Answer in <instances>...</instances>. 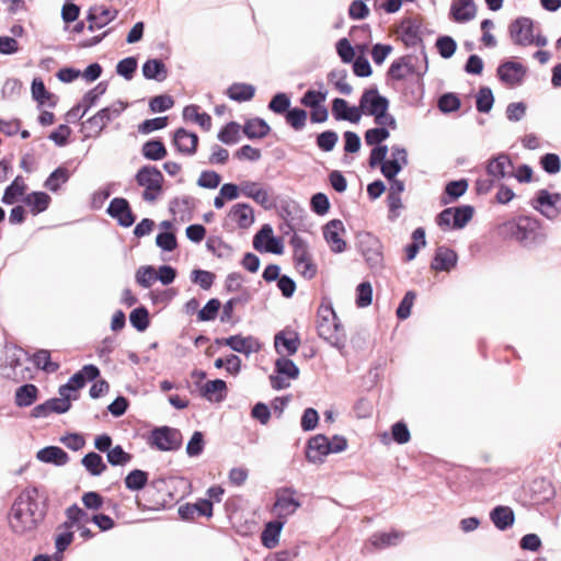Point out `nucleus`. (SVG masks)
Masks as SVG:
<instances>
[{"label": "nucleus", "mask_w": 561, "mask_h": 561, "mask_svg": "<svg viewBox=\"0 0 561 561\" xmlns=\"http://www.w3.org/2000/svg\"><path fill=\"white\" fill-rule=\"evenodd\" d=\"M48 511L47 496L36 486H26L13 501L8 514L10 529L21 537H34Z\"/></svg>", "instance_id": "nucleus-1"}, {"label": "nucleus", "mask_w": 561, "mask_h": 561, "mask_svg": "<svg viewBox=\"0 0 561 561\" xmlns=\"http://www.w3.org/2000/svg\"><path fill=\"white\" fill-rule=\"evenodd\" d=\"M317 332L319 337L331 346L343 350L346 344V333L331 302L323 300L317 311Z\"/></svg>", "instance_id": "nucleus-2"}, {"label": "nucleus", "mask_w": 561, "mask_h": 561, "mask_svg": "<svg viewBox=\"0 0 561 561\" xmlns=\"http://www.w3.org/2000/svg\"><path fill=\"white\" fill-rule=\"evenodd\" d=\"M500 229L502 234L511 237L526 247L540 244L547 237L540 221L529 216H520L506 221Z\"/></svg>", "instance_id": "nucleus-3"}, {"label": "nucleus", "mask_w": 561, "mask_h": 561, "mask_svg": "<svg viewBox=\"0 0 561 561\" xmlns=\"http://www.w3.org/2000/svg\"><path fill=\"white\" fill-rule=\"evenodd\" d=\"M127 103L118 100L111 105L101 108L93 116L82 123L85 138H96L104 128L114 119L118 118L126 110Z\"/></svg>", "instance_id": "nucleus-4"}, {"label": "nucleus", "mask_w": 561, "mask_h": 561, "mask_svg": "<svg viewBox=\"0 0 561 561\" xmlns=\"http://www.w3.org/2000/svg\"><path fill=\"white\" fill-rule=\"evenodd\" d=\"M136 183L144 187L142 199L148 203L156 202L162 194L163 174L154 165H142L135 175Z\"/></svg>", "instance_id": "nucleus-5"}, {"label": "nucleus", "mask_w": 561, "mask_h": 561, "mask_svg": "<svg viewBox=\"0 0 561 561\" xmlns=\"http://www.w3.org/2000/svg\"><path fill=\"white\" fill-rule=\"evenodd\" d=\"M148 443L151 447L161 451L178 450L182 446V434L178 428L156 427L151 431Z\"/></svg>", "instance_id": "nucleus-6"}, {"label": "nucleus", "mask_w": 561, "mask_h": 561, "mask_svg": "<svg viewBox=\"0 0 561 561\" xmlns=\"http://www.w3.org/2000/svg\"><path fill=\"white\" fill-rule=\"evenodd\" d=\"M530 205L547 219L553 220L561 214V194L539 190Z\"/></svg>", "instance_id": "nucleus-7"}, {"label": "nucleus", "mask_w": 561, "mask_h": 561, "mask_svg": "<svg viewBox=\"0 0 561 561\" xmlns=\"http://www.w3.org/2000/svg\"><path fill=\"white\" fill-rule=\"evenodd\" d=\"M358 108L362 111V115L365 114L375 118L377 115L388 111L389 101L386 96L380 95L376 88L367 89L359 99Z\"/></svg>", "instance_id": "nucleus-8"}, {"label": "nucleus", "mask_w": 561, "mask_h": 561, "mask_svg": "<svg viewBox=\"0 0 561 561\" xmlns=\"http://www.w3.org/2000/svg\"><path fill=\"white\" fill-rule=\"evenodd\" d=\"M508 32L515 45L526 47L534 44V21L530 18H517L510 24Z\"/></svg>", "instance_id": "nucleus-9"}, {"label": "nucleus", "mask_w": 561, "mask_h": 561, "mask_svg": "<svg viewBox=\"0 0 561 561\" xmlns=\"http://www.w3.org/2000/svg\"><path fill=\"white\" fill-rule=\"evenodd\" d=\"M253 247L257 251H265L273 254H282L284 250L279 238L273 236V229L270 225H263L253 238Z\"/></svg>", "instance_id": "nucleus-10"}, {"label": "nucleus", "mask_w": 561, "mask_h": 561, "mask_svg": "<svg viewBox=\"0 0 561 561\" xmlns=\"http://www.w3.org/2000/svg\"><path fill=\"white\" fill-rule=\"evenodd\" d=\"M359 250L371 268L381 265L382 252L378 238L371 233H365L359 238Z\"/></svg>", "instance_id": "nucleus-11"}, {"label": "nucleus", "mask_w": 561, "mask_h": 561, "mask_svg": "<svg viewBox=\"0 0 561 561\" xmlns=\"http://www.w3.org/2000/svg\"><path fill=\"white\" fill-rule=\"evenodd\" d=\"M527 69L520 62L517 61H505L497 68L499 79L507 87L519 85L526 76Z\"/></svg>", "instance_id": "nucleus-12"}, {"label": "nucleus", "mask_w": 561, "mask_h": 561, "mask_svg": "<svg viewBox=\"0 0 561 561\" xmlns=\"http://www.w3.org/2000/svg\"><path fill=\"white\" fill-rule=\"evenodd\" d=\"M106 211L112 218L117 220L119 226L125 228L130 227L136 220L128 201L124 197L113 198Z\"/></svg>", "instance_id": "nucleus-13"}, {"label": "nucleus", "mask_w": 561, "mask_h": 561, "mask_svg": "<svg viewBox=\"0 0 561 561\" xmlns=\"http://www.w3.org/2000/svg\"><path fill=\"white\" fill-rule=\"evenodd\" d=\"M216 343L229 346L232 351L250 355L256 353L261 348V344L254 336H242L240 334L231 335L225 339H217Z\"/></svg>", "instance_id": "nucleus-14"}, {"label": "nucleus", "mask_w": 561, "mask_h": 561, "mask_svg": "<svg viewBox=\"0 0 561 561\" xmlns=\"http://www.w3.org/2000/svg\"><path fill=\"white\" fill-rule=\"evenodd\" d=\"M345 232L343 222L340 219H332L323 227V237L334 253H342L346 250V242L341 234Z\"/></svg>", "instance_id": "nucleus-15"}, {"label": "nucleus", "mask_w": 561, "mask_h": 561, "mask_svg": "<svg viewBox=\"0 0 561 561\" xmlns=\"http://www.w3.org/2000/svg\"><path fill=\"white\" fill-rule=\"evenodd\" d=\"M229 222L236 224L238 228L243 230L250 228L254 222L253 208L245 203L234 204L227 214V221L224 226L228 227Z\"/></svg>", "instance_id": "nucleus-16"}, {"label": "nucleus", "mask_w": 561, "mask_h": 561, "mask_svg": "<svg viewBox=\"0 0 561 561\" xmlns=\"http://www.w3.org/2000/svg\"><path fill=\"white\" fill-rule=\"evenodd\" d=\"M421 23L413 18H405L398 27V35L407 47H415L422 42Z\"/></svg>", "instance_id": "nucleus-17"}, {"label": "nucleus", "mask_w": 561, "mask_h": 561, "mask_svg": "<svg viewBox=\"0 0 561 561\" xmlns=\"http://www.w3.org/2000/svg\"><path fill=\"white\" fill-rule=\"evenodd\" d=\"M414 57L412 56H403L397 60H394L388 69V77L392 80L401 81L410 76L417 75L421 76L427 69V64H425V68L423 71H417L413 64Z\"/></svg>", "instance_id": "nucleus-18"}, {"label": "nucleus", "mask_w": 561, "mask_h": 561, "mask_svg": "<svg viewBox=\"0 0 561 561\" xmlns=\"http://www.w3.org/2000/svg\"><path fill=\"white\" fill-rule=\"evenodd\" d=\"M330 454L329 438L323 434L311 437L307 443L306 458L310 462H322Z\"/></svg>", "instance_id": "nucleus-19"}, {"label": "nucleus", "mask_w": 561, "mask_h": 561, "mask_svg": "<svg viewBox=\"0 0 561 561\" xmlns=\"http://www.w3.org/2000/svg\"><path fill=\"white\" fill-rule=\"evenodd\" d=\"M274 346L278 354L291 356L300 346V339L295 331H280L274 337Z\"/></svg>", "instance_id": "nucleus-20"}, {"label": "nucleus", "mask_w": 561, "mask_h": 561, "mask_svg": "<svg viewBox=\"0 0 561 561\" xmlns=\"http://www.w3.org/2000/svg\"><path fill=\"white\" fill-rule=\"evenodd\" d=\"M295 493L296 491L291 488H285L277 492L274 508L278 512V517L289 516L300 507V502L295 499Z\"/></svg>", "instance_id": "nucleus-21"}, {"label": "nucleus", "mask_w": 561, "mask_h": 561, "mask_svg": "<svg viewBox=\"0 0 561 561\" xmlns=\"http://www.w3.org/2000/svg\"><path fill=\"white\" fill-rule=\"evenodd\" d=\"M488 174L494 180L513 176V162L508 154L500 153L491 159L486 165Z\"/></svg>", "instance_id": "nucleus-22"}, {"label": "nucleus", "mask_w": 561, "mask_h": 561, "mask_svg": "<svg viewBox=\"0 0 561 561\" xmlns=\"http://www.w3.org/2000/svg\"><path fill=\"white\" fill-rule=\"evenodd\" d=\"M117 15L116 10H110L104 5H95L90 8L88 12V30L90 32H94L95 30H100L107 25L111 21H113Z\"/></svg>", "instance_id": "nucleus-23"}, {"label": "nucleus", "mask_w": 561, "mask_h": 561, "mask_svg": "<svg viewBox=\"0 0 561 561\" xmlns=\"http://www.w3.org/2000/svg\"><path fill=\"white\" fill-rule=\"evenodd\" d=\"M173 145L184 156H193L197 150L198 136L185 128H179L174 133Z\"/></svg>", "instance_id": "nucleus-24"}, {"label": "nucleus", "mask_w": 561, "mask_h": 561, "mask_svg": "<svg viewBox=\"0 0 561 561\" xmlns=\"http://www.w3.org/2000/svg\"><path fill=\"white\" fill-rule=\"evenodd\" d=\"M332 115L336 121L357 124L362 118V111L358 106H350L344 99L336 98L332 102Z\"/></svg>", "instance_id": "nucleus-25"}, {"label": "nucleus", "mask_w": 561, "mask_h": 561, "mask_svg": "<svg viewBox=\"0 0 561 561\" xmlns=\"http://www.w3.org/2000/svg\"><path fill=\"white\" fill-rule=\"evenodd\" d=\"M241 193L264 208L272 206L268 193L265 188L261 187L259 183L252 181H244L240 185Z\"/></svg>", "instance_id": "nucleus-26"}, {"label": "nucleus", "mask_w": 561, "mask_h": 561, "mask_svg": "<svg viewBox=\"0 0 561 561\" xmlns=\"http://www.w3.org/2000/svg\"><path fill=\"white\" fill-rule=\"evenodd\" d=\"M490 519L499 530H506L513 526L515 514L510 506L499 505L491 511Z\"/></svg>", "instance_id": "nucleus-27"}, {"label": "nucleus", "mask_w": 561, "mask_h": 561, "mask_svg": "<svg viewBox=\"0 0 561 561\" xmlns=\"http://www.w3.org/2000/svg\"><path fill=\"white\" fill-rule=\"evenodd\" d=\"M39 390L34 383H24L16 388L14 403L18 408H27L38 399Z\"/></svg>", "instance_id": "nucleus-28"}, {"label": "nucleus", "mask_w": 561, "mask_h": 561, "mask_svg": "<svg viewBox=\"0 0 561 561\" xmlns=\"http://www.w3.org/2000/svg\"><path fill=\"white\" fill-rule=\"evenodd\" d=\"M36 458L45 463L64 466L69 461L68 454L60 447L47 446L37 451Z\"/></svg>", "instance_id": "nucleus-29"}, {"label": "nucleus", "mask_w": 561, "mask_h": 561, "mask_svg": "<svg viewBox=\"0 0 561 561\" xmlns=\"http://www.w3.org/2000/svg\"><path fill=\"white\" fill-rule=\"evenodd\" d=\"M67 519L59 525V528H72L87 525L91 518L87 512H84L77 504H72L66 510Z\"/></svg>", "instance_id": "nucleus-30"}, {"label": "nucleus", "mask_w": 561, "mask_h": 561, "mask_svg": "<svg viewBox=\"0 0 561 561\" xmlns=\"http://www.w3.org/2000/svg\"><path fill=\"white\" fill-rule=\"evenodd\" d=\"M284 524L285 522L274 520L268 522L265 525V528L261 534V541L264 547H266L267 549H273L278 545L279 535L284 527Z\"/></svg>", "instance_id": "nucleus-31"}, {"label": "nucleus", "mask_w": 561, "mask_h": 561, "mask_svg": "<svg viewBox=\"0 0 561 561\" xmlns=\"http://www.w3.org/2000/svg\"><path fill=\"white\" fill-rule=\"evenodd\" d=\"M142 75L148 80L163 81L168 77V69L161 59H149L142 65Z\"/></svg>", "instance_id": "nucleus-32"}, {"label": "nucleus", "mask_w": 561, "mask_h": 561, "mask_svg": "<svg viewBox=\"0 0 561 561\" xmlns=\"http://www.w3.org/2000/svg\"><path fill=\"white\" fill-rule=\"evenodd\" d=\"M456 264V252L446 248H438L432 261L435 271H450Z\"/></svg>", "instance_id": "nucleus-33"}, {"label": "nucleus", "mask_w": 561, "mask_h": 561, "mask_svg": "<svg viewBox=\"0 0 561 561\" xmlns=\"http://www.w3.org/2000/svg\"><path fill=\"white\" fill-rule=\"evenodd\" d=\"M50 201V196L45 192H32L23 198L33 215L45 211L49 207Z\"/></svg>", "instance_id": "nucleus-34"}, {"label": "nucleus", "mask_w": 561, "mask_h": 561, "mask_svg": "<svg viewBox=\"0 0 561 561\" xmlns=\"http://www.w3.org/2000/svg\"><path fill=\"white\" fill-rule=\"evenodd\" d=\"M27 186L21 175H18L3 192L1 202L4 205H13L21 196L25 194Z\"/></svg>", "instance_id": "nucleus-35"}, {"label": "nucleus", "mask_w": 561, "mask_h": 561, "mask_svg": "<svg viewBox=\"0 0 561 561\" xmlns=\"http://www.w3.org/2000/svg\"><path fill=\"white\" fill-rule=\"evenodd\" d=\"M402 538V534L398 531L391 533H376L371 535L368 540V545L365 546V549L369 550V546L375 549H385L390 546L397 545V542Z\"/></svg>", "instance_id": "nucleus-36"}, {"label": "nucleus", "mask_w": 561, "mask_h": 561, "mask_svg": "<svg viewBox=\"0 0 561 561\" xmlns=\"http://www.w3.org/2000/svg\"><path fill=\"white\" fill-rule=\"evenodd\" d=\"M270 130L268 124L260 117L248 119L243 126V133L250 139L264 138Z\"/></svg>", "instance_id": "nucleus-37"}, {"label": "nucleus", "mask_w": 561, "mask_h": 561, "mask_svg": "<svg viewBox=\"0 0 561 561\" xmlns=\"http://www.w3.org/2000/svg\"><path fill=\"white\" fill-rule=\"evenodd\" d=\"M31 360L37 369L47 374L56 373L60 367L58 363L51 360L50 352L44 348L36 351Z\"/></svg>", "instance_id": "nucleus-38"}, {"label": "nucleus", "mask_w": 561, "mask_h": 561, "mask_svg": "<svg viewBox=\"0 0 561 561\" xmlns=\"http://www.w3.org/2000/svg\"><path fill=\"white\" fill-rule=\"evenodd\" d=\"M141 154L147 160L159 161L167 157L168 151L164 144L161 140L151 139L142 145Z\"/></svg>", "instance_id": "nucleus-39"}, {"label": "nucleus", "mask_w": 561, "mask_h": 561, "mask_svg": "<svg viewBox=\"0 0 561 561\" xmlns=\"http://www.w3.org/2000/svg\"><path fill=\"white\" fill-rule=\"evenodd\" d=\"M199 107L195 104H191L184 107L183 118L185 121H194L203 129L209 130L211 127V117L207 113H199Z\"/></svg>", "instance_id": "nucleus-40"}, {"label": "nucleus", "mask_w": 561, "mask_h": 561, "mask_svg": "<svg viewBox=\"0 0 561 561\" xmlns=\"http://www.w3.org/2000/svg\"><path fill=\"white\" fill-rule=\"evenodd\" d=\"M255 93V88L248 83H233L227 90L229 99L237 102L250 101Z\"/></svg>", "instance_id": "nucleus-41"}, {"label": "nucleus", "mask_w": 561, "mask_h": 561, "mask_svg": "<svg viewBox=\"0 0 561 561\" xmlns=\"http://www.w3.org/2000/svg\"><path fill=\"white\" fill-rule=\"evenodd\" d=\"M107 90V83L102 81V82H99L93 89L89 90L82 98V105H83V111L80 115V117H83L85 115V113L92 107L94 106L100 98L106 92Z\"/></svg>", "instance_id": "nucleus-42"}, {"label": "nucleus", "mask_w": 561, "mask_h": 561, "mask_svg": "<svg viewBox=\"0 0 561 561\" xmlns=\"http://www.w3.org/2000/svg\"><path fill=\"white\" fill-rule=\"evenodd\" d=\"M70 172L65 167H58L44 182V186L50 192H57L60 186L68 182Z\"/></svg>", "instance_id": "nucleus-43"}, {"label": "nucleus", "mask_w": 561, "mask_h": 561, "mask_svg": "<svg viewBox=\"0 0 561 561\" xmlns=\"http://www.w3.org/2000/svg\"><path fill=\"white\" fill-rule=\"evenodd\" d=\"M82 465L84 466L85 470L91 474V476H100L103 473V471H105L106 469V465L104 463L102 457L96 454V453H88L83 458H82Z\"/></svg>", "instance_id": "nucleus-44"}, {"label": "nucleus", "mask_w": 561, "mask_h": 561, "mask_svg": "<svg viewBox=\"0 0 561 561\" xmlns=\"http://www.w3.org/2000/svg\"><path fill=\"white\" fill-rule=\"evenodd\" d=\"M328 79L341 94L350 95L353 92L352 85L347 82L346 70H333L328 75Z\"/></svg>", "instance_id": "nucleus-45"}, {"label": "nucleus", "mask_w": 561, "mask_h": 561, "mask_svg": "<svg viewBox=\"0 0 561 561\" xmlns=\"http://www.w3.org/2000/svg\"><path fill=\"white\" fill-rule=\"evenodd\" d=\"M124 482L128 490L139 491L148 483V473L140 469H134L125 477Z\"/></svg>", "instance_id": "nucleus-46"}, {"label": "nucleus", "mask_w": 561, "mask_h": 561, "mask_svg": "<svg viewBox=\"0 0 561 561\" xmlns=\"http://www.w3.org/2000/svg\"><path fill=\"white\" fill-rule=\"evenodd\" d=\"M275 371L278 375H283L290 379H296L299 376V368L297 365L289 358L282 356L275 362Z\"/></svg>", "instance_id": "nucleus-47"}, {"label": "nucleus", "mask_w": 561, "mask_h": 561, "mask_svg": "<svg viewBox=\"0 0 561 561\" xmlns=\"http://www.w3.org/2000/svg\"><path fill=\"white\" fill-rule=\"evenodd\" d=\"M129 321L137 331H145L149 327V312L147 308L141 306L134 309L129 314Z\"/></svg>", "instance_id": "nucleus-48"}, {"label": "nucleus", "mask_w": 561, "mask_h": 561, "mask_svg": "<svg viewBox=\"0 0 561 561\" xmlns=\"http://www.w3.org/2000/svg\"><path fill=\"white\" fill-rule=\"evenodd\" d=\"M206 248L218 257L230 255L232 249L219 237H209L206 241Z\"/></svg>", "instance_id": "nucleus-49"}, {"label": "nucleus", "mask_w": 561, "mask_h": 561, "mask_svg": "<svg viewBox=\"0 0 561 561\" xmlns=\"http://www.w3.org/2000/svg\"><path fill=\"white\" fill-rule=\"evenodd\" d=\"M494 96L492 90L488 87H483L477 94L476 106L480 113H489L493 106Z\"/></svg>", "instance_id": "nucleus-50"}, {"label": "nucleus", "mask_w": 561, "mask_h": 561, "mask_svg": "<svg viewBox=\"0 0 561 561\" xmlns=\"http://www.w3.org/2000/svg\"><path fill=\"white\" fill-rule=\"evenodd\" d=\"M285 118L287 124L295 130H301L306 126L307 112L302 108L294 107L286 113Z\"/></svg>", "instance_id": "nucleus-51"}, {"label": "nucleus", "mask_w": 561, "mask_h": 561, "mask_svg": "<svg viewBox=\"0 0 561 561\" xmlns=\"http://www.w3.org/2000/svg\"><path fill=\"white\" fill-rule=\"evenodd\" d=\"M239 131L240 125L230 122L218 133V139L226 145H233L239 140Z\"/></svg>", "instance_id": "nucleus-52"}, {"label": "nucleus", "mask_w": 561, "mask_h": 561, "mask_svg": "<svg viewBox=\"0 0 561 561\" xmlns=\"http://www.w3.org/2000/svg\"><path fill=\"white\" fill-rule=\"evenodd\" d=\"M290 244L293 247L294 253H293V260L294 264L299 262L300 260L307 259L311 254L309 253L308 244L307 242L299 237L298 234H294L290 239Z\"/></svg>", "instance_id": "nucleus-53"}, {"label": "nucleus", "mask_w": 561, "mask_h": 561, "mask_svg": "<svg viewBox=\"0 0 561 561\" xmlns=\"http://www.w3.org/2000/svg\"><path fill=\"white\" fill-rule=\"evenodd\" d=\"M290 99L284 93H276L268 103V110L276 114L287 113L290 108Z\"/></svg>", "instance_id": "nucleus-54"}, {"label": "nucleus", "mask_w": 561, "mask_h": 561, "mask_svg": "<svg viewBox=\"0 0 561 561\" xmlns=\"http://www.w3.org/2000/svg\"><path fill=\"white\" fill-rule=\"evenodd\" d=\"M373 301V287L369 282L360 283L356 288V305L359 308L368 307Z\"/></svg>", "instance_id": "nucleus-55"}, {"label": "nucleus", "mask_w": 561, "mask_h": 561, "mask_svg": "<svg viewBox=\"0 0 561 561\" xmlns=\"http://www.w3.org/2000/svg\"><path fill=\"white\" fill-rule=\"evenodd\" d=\"M339 140V136L334 130H325L317 136L316 144L322 151H332Z\"/></svg>", "instance_id": "nucleus-56"}, {"label": "nucleus", "mask_w": 561, "mask_h": 561, "mask_svg": "<svg viewBox=\"0 0 561 561\" xmlns=\"http://www.w3.org/2000/svg\"><path fill=\"white\" fill-rule=\"evenodd\" d=\"M436 224L444 231L455 228L456 227V207L445 208L436 217Z\"/></svg>", "instance_id": "nucleus-57"}, {"label": "nucleus", "mask_w": 561, "mask_h": 561, "mask_svg": "<svg viewBox=\"0 0 561 561\" xmlns=\"http://www.w3.org/2000/svg\"><path fill=\"white\" fill-rule=\"evenodd\" d=\"M390 136L389 130L386 127H375L366 130L365 142L368 146H379L382 141L388 139Z\"/></svg>", "instance_id": "nucleus-58"}, {"label": "nucleus", "mask_w": 561, "mask_h": 561, "mask_svg": "<svg viewBox=\"0 0 561 561\" xmlns=\"http://www.w3.org/2000/svg\"><path fill=\"white\" fill-rule=\"evenodd\" d=\"M136 280L141 287L149 288L157 280V272L150 265L141 266L136 272Z\"/></svg>", "instance_id": "nucleus-59"}, {"label": "nucleus", "mask_w": 561, "mask_h": 561, "mask_svg": "<svg viewBox=\"0 0 561 561\" xmlns=\"http://www.w3.org/2000/svg\"><path fill=\"white\" fill-rule=\"evenodd\" d=\"M131 459V455L126 453L121 445H116L107 451V461L112 466H124Z\"/></svg>", "instance_id": "nucleus-60"}, {"label": "nucleus", "mask_w": 561, "mask_h": 561, "mask_svg": "<svg viewBox=\"0 0 561 561\" xmlns=\"http://www.w3.org/2000/svg\"><path fill=\"white\" fill-rule=\"evenodd\" d=\"M294 265L298 273L306 279H312L318 273V266L313 262L311 255L307 259L300 260Z\"/></svg>", "instance_id": "nucleus-61"}, {"label": "nucleus", "mask_w": 561, "mask_h": 561, "mask_svg": "<svg viewBox=\"0 0 561 561\" xmlns=\"http://www.w3.org/2000/svg\"><path fill=\"white\" fill-rule=\"evenodd\" d=\"M174 105V100L171 95L161 94L153 96L149 102V108L153 113H161L170 110Z\"/></svg>", "instance_id": "nucleus-62"}, {"label": "nucleus", "mask_w": 561, "mask_h": 561, "mask_svg": "<svg viewBox=\"0 0 561 561\" xmlns=\"http://www.w3.org/2000/svg\"><path fill=\"white\" fill-rule=\"evenodd\" d=\"M220 301L217 298H211L207 304L198 311L199 321H213L216 319L220 309Z\"/></svg>", "instance_id": "nucleus-63"}, {"label": "nucleus", "mask_w": 561, "mask_h": 561, "mask_svg": "<svg viewBox=\"0 0 561 561\" xmlns=\"http://www.w3.org/2000/svg\"><path fill=\"white\" fill-rule=\"evenodd\" d=\"M415 298L416 295L413 290L405 293L397 309V317L400 320H405L410 317Z\"/></svg>", "instance_id": "nucleus-64"}]
</instances>
